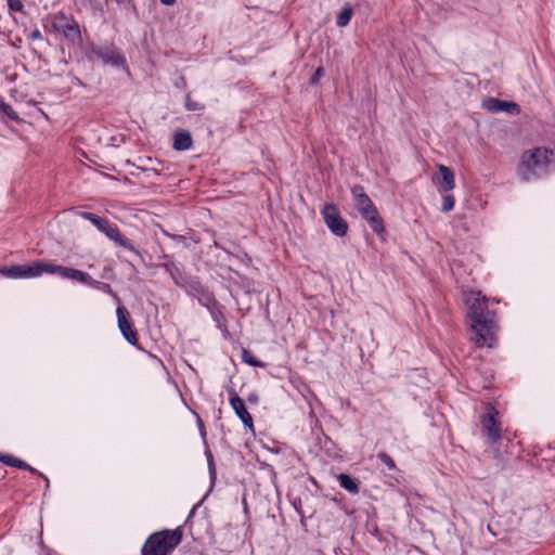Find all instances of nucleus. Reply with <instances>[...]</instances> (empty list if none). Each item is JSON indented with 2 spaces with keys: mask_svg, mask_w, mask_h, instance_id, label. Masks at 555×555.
Listing matches in <instances>:
<instances>
[{
  "mask_svg": "<svg viewBox=\"0 0 555 555\" xmlns=\"http://www.w3.org/2000/svg\"><path fill=\"white\" fill-rule=\"evenodd\" d=\"M552 156L553 152L545 147L526 151L521 156L518 175L522 180L529 181L537 175L538 170L543 169L551 162Z\"/></svg>",
  "mask_w": 555,
  "mask_h": 555,
  "instance_id": "2",
  "label": "nucleus"
},
{
  "mask_svg": "<svg viewBox=\"0 0 555 555\" xmlns=\"http://www.w3.org/2000/svg\"><path fill=\"white\" fill-rule=\"evenodd\" d=\"M185 107L189 111H201V109L204 108L203 104H201V103H198L196 101L191 100L190 95H186Z\"/></svg>",
  "mask_w": 555,
  "mask_h": 555,
  "instance_id": "26",
  "label": "nucleus"
},
{
  "mask_svg": "<svg viewBox=\"0 0 555 555\" xmlns=\"http://www.w3.org/2000/svg\"><path fill=\"white\" fill-rule=\"evenodd\" d=\"M59 270H60V275L63 278L75 280V281H78L80 283L88 284V285L99 284V282L94 281L89 274H87L83 271L73 269V268L63 267V266H62V269H59Z\"/></svg>",
  "mask_w": 555,
  "mask_h": 555,
  "instance_id": "14",
  "label": "nucleus"
},
{
  "mask_svg": "<svg viewBox=\"0 0 555 555\" xmlns=\"http://www.w3.org/2000/svg\"><path fill=\"white\" fill-rule=\"evenodd\" d=\"M29 38L35 40V39H40L41 38V33L39 29H35L30 33L29 35Z\"/></svg>",
  "mask_w": 555,
  "mask_h": 555,
  "instance_id": "30",
  "label": "nucleus"
},
{
  "mask_svg": "<svg viewBox=\"0 0 555 555\" xmlns=\"http://www.w3.org/2000/svg\"><path fill=\"white\" fill-rule=\"evenodd\" d=\"M0 461L2 463L13 466V467H18V468H23V469H29L30 472H35V469L29 467L27 463H25L22 460L16 459L12 455H9V454H1Z\"/></svg>",
  "mask_w": 555,
  "mask_h": 555,
  "instance_id": "16",
  "label": "nucleus"
},
{
  "mask_svg": "<svg viewBox=\"0 0 555 555\" xmlns=\"http://www.w3.org/2000/svg\"><path fill=\"white\" fill-rule=\"evenodd\" d=\"M117 319H118V327L122 334V336L130 343H137L135 332L131 327V323L128 319V311L124 306H119L117 308Z\"/></svg>",
  "mask_w": 555,
  "mask_h": 555,
  "instance_id": "9",
  "label": "nucleus"
},
{
  "mask_svg": "<svg viewBox=\"0 0 555 555\" xmlns=\"http://www.w3.org/2000/svg\"><path fill=\"white\" fill-rule=\"evenodd\" d=\"M59 269H62V266H57V264H53V263H47V262H41V273L47 272V273H57V274H60V270Z\"/></svg>",
  "mask_w": 555,
  "mask_h": 555,
  "instance_id": "23",
  "label": "nucleus"
},
{
  "mask_svg": "<svg viewBox=\"0 0 555 555\" xmlns=\"http://www.w3.org/2000/svg\"><path fill=\"white\" fill-rule=\"evenodd\" d=\"M249 401H254V402H256V401H257V398H256V397H249Z\"/></svg>",
  "mask_w": 555,
  "mask_h": 555,
  "instance_id": "31",
  "label": "nucleus"
},
{
  "mask_svg": "<svg viewBox=\"0 0 555 555\" xmlns=\"http://www.w3.org/2000/svg\"><path fill=\"white\" fill-rule=\"evenodd\" d=\"M338 481H339L340 486L344 489H346L347 491H349L350 493L359 492V487H358L357 481L354 479H352L349 475L340 474L338 476Z\"/></svg>",
  "mask_w": 555,
  "mask_h": 555,
  "instance_id": "17",
  "label": "nucleus"
},
{
  "mask_svg": "<svg viewBox=\"0 0 555 555\" xmlns=\"http://www.w3.org/2000/svg\"><path fill=\"white\" fill-rule=\"evenodd\" d=\"M378 459L391 470L396 468L393 460L385 452L378 453Z\"/></svg>",
  "mask_w": 555,
  "mask_h": 555,
  "instance_id": "25",
  "label": "nucleus"
},
{
  "mask_svg": "<svg viewBox=\"0 0 555 555\" xmlns=\"http://www.w3.org/2000/svg\"><path fill=\"white\" fill-rule=\"evenodd\" d=\"M41 274V262H35L29 266H25V275L24 278H34Z\"/></svg>",
  "mask_w": 555,
  "mask_h": 555,
  "instance_id": "21",
  "label": "nucleus"
},
{
  "mask_svg": "<svg viewBox=\"0 0 555 555\" xmlns=\"http://www.w3.org/2000/svg\"><path fill=\"white\" fill-rule=\"evenodd\" d=\"M80 216L89 221H91L100 231L102 230V228L105 225V223L107 222V220L94 215V214H91V212H81Z\"/></svg>",
  "mask_w": 555,
  "mask_h": 555,
  "instance_id": "20",
  "label": "nucleus"
},
{
  "mask_svg": "<svg viewBox=\"0 0 555 555\" xmlns=\"http://www.w3.org/2000/svg\"><path fill=\"white\" fill-rule=\"evenodd\" d=\"M93 53L101 59L104 64H109L115 67L122 66L126 62L124 55L114 47H96L93 48Z\"/></svg>",
  "mask_w": 555,
  "mask_h": 555,
  "instance_id": "7",
  "label": "nucleus"
},
{
  "mask_svg": "<svg viewBox=\"0 0 555 555\" xmlns=\"http://www.w3.org/2000/svg\"><path fill=\"white\" fill-rule=\"evenodd\" d=\"M351 192L354 205L361 216L367 221L374 232L382 233L384 231L382 218L370 197L364 193L363 188L359 185L353 186Z\"/></svg>",
  "mask_w": 555,
  "mask_h": 555,
  "instance_id": "4",
  "label": "nucleus"
},
{
  "mask_svg": "<svg viewBox=\"0 0 555 555\" xmlns=\"http://www.w3.org/2000/svg\"><path fill=\"white\" fill-rule=\"evenodd\" d=\"M352 12L353 9L349 4L344 5L339 13L337 14V25L339 27H345L349 23Z\"/></svg>",
  "mask_w": 555,
  "mask_h": 555,
  "instance_id": "18",
  "label": "nucleus"
},
{
  "mask_svg": "<svg viewBox=\"0 0 555 555\" xmlns=\"http://www.w3.org/2000/svg\"><path fill=\"white\" fill-rule=\"evenodd\" d=\"M434 182L437 184L440 192L451 191L455 186L454 175L450 168L444 165L438 166V172L434 177Z\"/></svg>",
  "mask_w": 555,
  "mask_h": 555,
  "instance_id": "8",
  "label": "nucleus"
},
{
  "mask_svg": "<svg viewBox=\"0 0 555 555\" xmlns=\"http://www.w3.org/2000/svg\"><path fill=\"white\" fill-rule=\"evenodd\" d=\"M1 273L8 278L20 279L25 275V266H13L10 268H3Z\"/></svg>",
  "mask_w": 555,
  "mask_h": 555,
  "instance_id": "19",
  "label": "nucleus"
},
{
  "mask_svg": "<svg viewBox=\"0 0 555 555\" xmlns=\"http://www.w3.org/2000/svg\"><path fill=\"white\" fill-rule=\"evenodd\" d=\"M51 24L54 30L63 33L70 41L80 40V30L78 24L64 14H57L51 17Z\"/></svg>",
  "mask_w": 555,
  "mask_h": 555,
  "instance_id": "5",
  "label": "nucleus"
},
{
  "mask_svg": "<svg viewBox=\"0 0 555 555\" xmlns=\"http://www.w3.org/2000/svg\"><path fill=\"white\" fill-rule=\"evenodd\" d=\"M11 11H21L23 9V2H8Z\"/></svg>",
  "mask_w": 555,
  "mask_h": 555,
  "instance_id": "28",
  "label": "nucleus"
},
{
  "mask_svg": "<svg viewBox=\"0 0 555 555\" xmlns=\"http://www.w3.org/2000/svg\"><path fill=\"white\" fill-rule=\"evenodd\" d=\"M483 107L489 112H508V113H518V105L514 102L502 101L499 99L490 98L483 102Z\"/></svg>",
  "mask_w": 555,
  "mask_h": 555,
  "instance_id": "13",
  "label": "nucleus"
},
{
  "mask_svg": "<svg viewBox=\"0 0 555 555\" xmlns=\"http://www.w3.org/2000/svg\"><path fill=\"white\" fill-rule=\"evenodd\" d=\"M242 358H243V360H244L246 363H248V364H250V365H253V366H262V364H261L260 362H258V361H257V360L251 356V353H250L249 351H247V350H243Z\"/></svg>",
  "mask_w": 555,
  "mask_h": 555,
  "instance_id": "27",
  "label": "nucleus"
},
{
  "mask_svg": "<svg viewBox=\"0 0 555 555\" xmlns=\"http://www.w3.org/2000/svg\"><path fill=\"white\" fill-rule=\"evenodd\" d=\"M494 414H496V411L491 408L481 420L483 431L491 440L500 438V426L495 421Z\"/></svg>",
  "mask_w": 555,
  "mask_h": 555,
  "instance_id": "11",
  "label": "nucleus"
},
{
  "mask_svg": "<svg viewBox=\"0 0 555 555\" xmlns=\"http://www.w3.org/2000/svg\"><path fill=\"white\" fill-rule=\"evenodd\" d=\"M192 145L191 134L186 131L177 132L175 135L173 147L178 151H184Z\"/></svg>",
  "mask_w": 555,
  "mask_h": 555,
  "instance_id": "15",
  "label": "nucleus"
},
{
  "mask_svg": "<svg viewBox=\"0 0 555 555\" xmlns=\"http://www.w3.org/2000/svg\"><path fill=\"white\" fill-rule=\"evenodd\" d=\"M181 537L177 531L165 530L152 534L142 548L143 555H168L179 543Z\"/></svg>",
  "mask_w": 555,
  "mask_h": 555,
  "instance_id": "3",
  "label": "nucleus"
},
{
  "mask_svg": "<svg viewBox=\"0 0 555 555\" xmlns=\"http://www.w3.org/2000/svg\"><path fill=\"white\" fill-rule=\"evenodd\" d=\"M230 403L243 424L249 428H253V418L248 413L244 401L235 393L234 390H231L230 392Z\"/></svg>",
  "mask_w": 555,
  "mask_h": 555,
  "instance_id": "10",
  "label": "nucleus"
},
{
  "mask_svg": "<svg viewBox=\"0 0 555 555\" xmlns=\"http://www.w3.org/2000/svg\"><path fill=\"white\" fill-rule=\"evenodd\" d=\"M322 215L326 225L335 235L344 236L347 233V222L335 206L326 205L322 210Z\"/></svg>",
  "mask_w": 555,
  "mask_h": 555,
  "instance_id": "6",
  "label": "nucleus"
},
{
  "mask_svg": "<svg viewBox=\"0 0 555 555\" xmlns=\"http://www.w3.org/2000/svg\"><path fill=\"white\" fill-rule=\"evenodd\" d=\"M467 309L469 339L477 347H493L496 339V313L490 309V299L480 292L469 291L463 295Z\"/></svg>",
  "mask_w": 555,
  "mask_h": 555,
  "instance_id": "1",
  "label": "nucleus"
},
{
  "mask_svg": "<svg viewBox=\"0 0 555 555\" xmlns=\"http://www.w3.org/2000/svg\"><path fill=\"white\" fill-rule=\"evenodd\" d=\"M323 75V68L322 67H319L315 73H314V76L311 78V82L314 83L317 82L320 77Z\"/></svg>",
  "mask_w": 555,
  "mask_h": 555,
  "instance_id": "29",
  "label": "nucleus"
},
{
  "mask_svg": "<svg viewBox=\"0 0 555 555\" xmlns=\"http://www.w3.org/2000/svg\"><path fill=\"white\" fill-rule=\"evenodd\" d=\"M454 197L452 195H446L442 198V211H450L454 207Z\"/></svg>",
  "mask_w": 555,
  "mask_h": 555,
  "instance_id": "24",
  "label": "nucleus"
},
{
  "mask_svg": "<svg viewBox=\"0 0 555 555\" xmlns=\"http://www.w3.org/2000/svg\"><path fill=\"white\" fill-rule=\"evenodd\" d=\"M0 112L11 119H17V115L14 112V109L12 108V106L7 104L1 98H0Z\"/></svg>",
  "mask_w": 555,
  "mask_h": 555,
  "instance_id": "22",
  "label": "nucleus"
},
{
  "mask_svg": "<svg viewBox=\"0 0 555 555\" xmlns=\"http://www.w3.org/2000/svg\"><path fill=\"white\" fill-rule=\"evenodd\" d=\"M105 235L119 244L120 246L127 248L130 251L138 253L134 246L122 236V234L119 232L118 228L111 224L108 221L105 223V225L101 230Z\"/></svg>",
  "mask_w": 555,
  "mask_h": 555,
  "instance_id": "12",
  "label": "nucleus"
}]
</instances>
